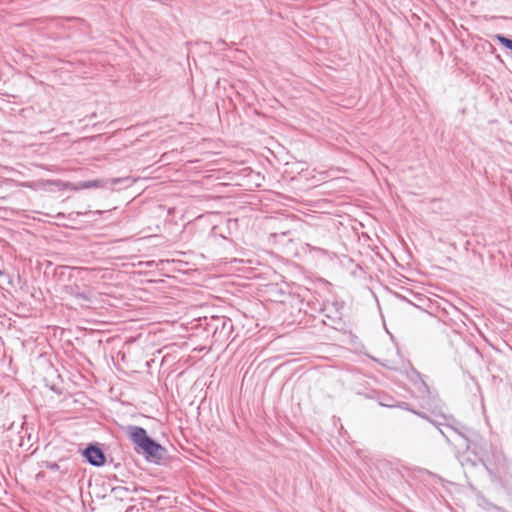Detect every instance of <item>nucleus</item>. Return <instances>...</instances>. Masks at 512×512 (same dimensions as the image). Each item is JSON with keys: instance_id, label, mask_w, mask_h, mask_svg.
<instances>
[{"instance_id": "1", "label": "nucleus", "mask_w": 512, "mask_h": 512, "mask_svg": "<svg viewBox=\"0 0 512 512\" xmlns=\"http://www.w3.org/2000/svg\"><path fill=\"white\" fill-rule=\"evenodd\" d=\"M133 181L129 177H120V178H112L108 180L104 179H96V180H88V181H81L77 185L70 183V182H62L60 180H49L47 181L50 185H55L60 190L64 189H71L74 191L80 190V189H91V188H106L108 184L114 186L118 184L125 183L126 186H130Z\"/></svg>"}, {"instance_id": "2", "label": "nucleus", "mask_w": 512, "mask_h": 512, "mask_svg": "<svg viewBox=\"0 0 512 512\" xmlns=\"http://www.w3.org/2000/svg\"><path fill=\"white\" fill-rule=\"evenodd\" d=\"M464 439L466 441V449L474 454L480 463L483 464L484 461L490 462L488 455L493 446L489 441L475 433L464 435Z\"/></svg>"}, {"instance_id": "3", "label": "nucleus", "mask_w": 512, "mask_h": 512, "mask_svg": "<svg viewBox=\"0 0 512 512\" xmlns=\"http://www.w3.org/2000/svg\"><path fill=\"white\" fill-rule=\"evenodd\" d=\"M488 455L490 462H483L485 469L490 475L499 474L508 468V459L502 450L492 447Z\"/></svg>"}, {"instance_id": "4", "label": "nucleus", "mask_w": 512, "mask_h": 512, "mask_svg": "<svg viewBox=\"0 0 512 512\" xmlns=\"http://www.w3.org/2000/svg\"><path fill=\"white\" fill-rule=\"evenodd\" d=\"M87 462L93 466L100 467L106 462V457L102 449L96 445H89L83 452Z\"/></svg>"}, {"instance_id": "5", "label": "nucleus", "mask_w": 512, "mask_h": 512, "mask_svg": "<svg viewBox=\"0 0 512 512\" xmlns=\"http://www.w3.org/2000/svg\"><path fill=\"white\" fill-rule=\"evenodd\" d=\"M139 447L146 453L147 457L154 460L162 459L165 452V449L151 437Z\"/></svg>"}, {"instance_id": "6", "label": "nucleus", "mask_w": 512, "mask_h": 512, "mask_svg": "<svg viewBox=\"0 0 512 512\" xmlns=\"http://www.w3.org/2000/svg\"><path fill=\"white\" fill-rule=\"evenodd\" d=\"M440 418L442 419V425L446 428H449L453 431H455L457 434H459L461 437L464 438V435H469L468 429L463 426L461 423L457 422L452 416H446L444 414L440 415Z\"/></svg>"}, {"instance_id": "7", "label": "nucleus", "mask_w": 512, "mask_h": 512, "mask_svg": "<svg viewBox=\"0 0 512 512\" xmlns=\"http://www.w3.org/2000/svg\"><path fill=\"white\" fill-rule=\"evenodd\" d=\"M127 433L137 446H141L149 438L147 431L140 426H129Z\"/></svg>"}, {"instance_id": "8", "label": "nucleus", "mask_w": 512, "mask_h": 512, "mask_svg": "<svg viewBox=\"0 0 512 512\" xmlns=\"http://www.w3.org/2000/svg\"><path fill=\"white\" fill-rule=\"evenodd\" d=\"M70 294L77 300L91 304L94 301V295L90 291H79L74 288H70Z\"/></svg>"}, {"instance_id": "9", "label": "nucleus", "mask_w": 512, "mask_h": 512, "mask_svg": "<svg viewBox=\"0 0 512 512\" xmlns=\"http://www.w3.org/2000/svg\"><path fill=\"white\" fill-rule=\"evenodd\" d=\"M411 413L419 416L420 418L422 419H425L427 421H429L431 424H433L434 426L436 427H439L440 425H442L443 423L438 420V419H432L430 418L426 413L424 412H421V411H417V410H410Z\"/></svg>"}, {"instance_id": "10", "label": "nucleus", "mask_w": 512, "mask_h": 512, "mask_svg": "<svg viewBox=\"0 0 512 512\" xmlns=\"http://www.w3.org/2000/svg\"><path fill=\"white\" fill-rule=\"evenodd\" d=\"M495 39L502 45L504 46L506 49L508 50H511L512 51V39H509L503 35H496L495 36Z\"/></svg>"}, {"instance_id": "11", "label": "nucleus", "mask_w": 512, "mask_h": 512, "mask_svg": "<svg viewBox=\"0 0 512 512\" xmlns=\"http://www.w3.org/2000/svg\"><path fill=\"white\" fill-rule=\"evenodd\" d=\"M45 467L52 471L59 470V465L56 462H46Z\"/></svg>"}, {"instance_id": "12", "label": "nucleus", "mask_w": 512, "mask_h": 512, "mask_svg": "<svg viewBox=\"0 0 512 512\" xmlns=\"http://www.w3.org/2000/svg\"><path fill=\"white\" fill-rule=\"evenodd\" d=\"M228 327V330L231 331L232 328H233V325H232V321L231 320H226V319H222V329H226Z\"/></svg>"}, {"instance_id": "13", "label": "nucleus", "mask_w": 512, "mask_h": 512, "mask_svg": "<svg viewBox=\"0 0 512 512\" xmlns=\"http://www.w3.org/2000/svg\"><path fill=\"white\" fill-rule=\"evenodd\" d=\"M396 406L401 408V409H403V410H407V411L413 410L407 402H400Z\"/></svg>"}, {"instance_id": "14", "label": "nucleus", "mask_w": 512, "mask_h": 512, "mask_svg": "<svg viewBox=\"0 0 512 512\" xmlns=\"http://www.w3.org/2000/svg\"><path fill=\"white\" fill-rule=\"evenodd\" d=\"M22 187H27V188H34V184L32 182H23L20 184Z\"/></svg>"}, {"instance_id": "15", "label": "nucleus", "mask_w": 512, "mask_h": 512, "mask_svg": "<svg viewBox=\"0 0 512 512\" xmlns=\"http://www.w3.org/2000/svg\"><path fill=\"white\" fill-rule=\"evenodd\" d=\"M114 491H127V488L118 487V488H115Z\"/></svg>"}, {"instance_id": "16", "label": "nucleus", "mask_w": 512, "mask_h": 512, "mask_svg": "<svg viewBox=\"0 0 512 512\" xmlns=\"http://www.w3.org/2000/svg\"><path fill=\"white\" fill-rule=\"evenodd\" d=\"M439 431L443 436H445V432L441 428H439Z\"/></svg>"}, {"instance_id": "17", "label": "nucleus", "mask_w": 512, "mask_h": 512, "mask_svg": "<svg viewBox=\"0 0 512 512\" xmlns=\"http://www.w3.org/2000/svg\"><path fill=\"white\" fill-rule=\"evenodd\" d=\"M4 275V272L0 270V277Z\"/></svg>"}, {"instance_id": "18", "label": "nucleus", "mask_w": 512, "mask_h": 512, "mask_svg": "<svg viewBox=\"0 0 512 512\" xmlns=\"http://www.w3.org/2000/svg\"><path fill=\"white\" fill-rule=\"evenodd\" d=\"M82 306H87L89 307V304L87 303V305H85V302L82 303Z\"/></svg>"}]
</instances>
